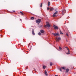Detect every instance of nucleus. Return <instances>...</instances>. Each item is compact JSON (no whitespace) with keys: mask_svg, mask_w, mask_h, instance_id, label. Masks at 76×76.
Listing matches in <instances>:
<instances>
[{"mask_svg":"<svg viewBox=\"0 0 76 76\" xmlns=\"http://www.w3.org/2000/svg\"><path fill=\"white\" fill-rule=\"evenodd\" d=\"M54 76H58V75H55Z\"/></svg>","mask_w":76,"mask_h":76,"instance_id":"31","label":"nucleus"},{"mask_svg":"<svg viewBox=\"0 0 76 76\" xmlns=\"http://www.w3.org/2000/svg\"><path fill=\"white\" fill-rule=\"evenodd\" d=\"M31 19H32V20H33V19H34V17H31Z\"/></svg>","mask_w":76,"mask_h":76,"instance_id":"17","label":"nucleus"},{"mask_svg":"<svg viewBox=\"0 0 76 76\" xmlns=\"http://www.w3.org/2000/svg\"><path fill=\"white\" fill-rule=\"evenodd\" d=\"M47 10H50V8L48 7L47 8Z\"/></svg>","mask_w":76,"mask_h":76,"instance_id":"26","label":"nucleus"},{"mask_svg":"<svg viewBox=\"0 0 76 76\" xmlns=\"http://www.w3.org/2000/svg\"><path fill=\"white\" fill-rule=\"evenodd\" d=\"M20 20H22V19H20Z\"/></svg>","mask_w":76,"mask_h":76,"instance_id":"29","label":"nucleus"},{"mask_svg":"<svg viewBox=\"0 0 76 76\" xmlns=\"http://www.w3.org/2000/svg\"><path fill=\"white\" fill-rule=\"evenodd\" d=\"M59 49L60 50H62V48H61L60 46L59 47Z\"/></svg>","mask_w":76,"mask_h":76,"instance_id":"12","label":"nucleus"},{"mask_svg":"<svg viewBox=\"0 0 76 76\" xmlns=\"http://www.w3.org/2000/svg\"><path fill=\"white\" fill-rule=\"evenodd\" d=\"M57 0H56V1H57Z\"/></svg>","mask_w":76,"mask_h":76,"instance_id":"34","label":"nucleus"},{"mask_svg":"<svg viewBox=\"0 0 76 76\" xmlns=\"http://www.w3.org/2000/svg\"><path fill=\"white\" fill-rule=\"evenodd\" d=\"M46 26L47 27L50 28V23L48 22H46Z\"/></svg>","mask_w":76,"mask_h":76,"instance_id":"4","label":"nucleus"},{"mask_svg":"<svg viewBox=\"0 0 76 76\" xmlns=\"http://www.w3.org/2000/svg\"><path fill=\"white\" fill-rule=\"evenodd\" d=\"M53 27L55 29H58V27L56 25H54Z\"/></svg>","mask_w":76,"mask_h":76,"instance_id":"6","label":"nucleus"},{"mask_svg":"<svg viewBox=\"0 0 76 76\" xmlns=\"http://www.w3.org/2000/svg\"><path fill=\"white\" fill-rule=\"evenodd\" d=\"M52 35H54V36H59V34L58 33H57L56 34L54 33H52Z\"/></svg>","mask_w":76,"mask_h":76,"instance_id":"1","label":"nucleus"},{"mask_svg":"<svg viewBox=\"0 0 76 76\" xmlns=\"http://www.w3.org/2000/svg\"><path fill=\"white\" fill-rule=\"evenodd\" d=\"M58 12L57 11H56L54 13V14L56 15L57 14V13Z\"/></svg>","mask_w":76,"mask_h":76,"instance_id":"19","label":"nucleus"},{"mask_svg":"<svg viewBox=\"0 0 76 76\" xmlns=\"http://www.w3.org/2000/svg\"><path fill=\"white\" fill-rule=\"evenodd\" d=\"M53 65V64L52 63V62H50V65L51 66Z\"/></svg>","mask_w":76,"mask_h":76,"instance_id":"22","label":"nucleus"},{"mask_svg":"<svg viewBox=\"0 0 76 76\" xmlns=\"http://www.w3.org/2000/svg\"><path fill=\"white\" fill-rule=\"evenodd\" d=\"M41 19H39L36 21V23H38L39 24L40 22H41Z\"/></svg>","mask_w":76,"mask_h":76,"instance_id":"3","label":"nucleus"},{"mask_svg":"<svg viewBox=\"0 0 76 76\" xmlns=\"http://www.w3.org/2000/svg\"><path fill=\"white\" fill-rule=\"evenodd\" d=\"M20 13L22 14V13H23V12H20Z\"/></svg>","mask_w":76,"mask_h":76,"instance_id":"28","label":"nucleus"},{"mask_svg":"<svg viewBox=\"0 0 76 76\" xmlns=\"http://www.w3.org/2000/svg\"><path fill=\"white\" fill-rule=\"evenodd\" d=\"M60 34H61V35H63V33L62 32H61V31H60Z\"/></svg>","mask_w":76,"mask_h":76,"instance_id":"20","label":"nucleus"},{"mask_svg":"<svg viewBox=\"0 0 76 76\" xmlns=\"http://www.w3.org/2000/svg\"><path fill=\"white\" fill-rule=\"evenodd\" d=\"M56 16V15L55 14H53V17H55V16Z\"/></svg>","mask_w":76,"mask_h":76,"instance_id":"21","label":"nucleus"},{"mask_svg":"<svg viewBox=\"0 0 76 76\" xmlns=\"http://www.w3.org/2000/svg\"><path fill=\"white\" fill-rule=\"evenodd\" d=\"M38 35H41V33L40 32H39L38 33Z\"/></svg>","mask_w":76,"mask_h":76,"instance_id":"18","label":"nucleus"},{"mask_svg":"<svg viewBox=\"0 0 76 76\" xmlns=\"http://www.w3.org/2000/svg\"><path fill=\"white\" fill-rule=\"evenodd\" d=\"M66 34L68 37H69V34H67V33H66Z\"/></svg>","mask_w":76,"mask_h":76,"instance_id":"25","label":"nucleus"},{"mask_svg":"<svg viewBox=\"0 0 76 76\" xmlns=\"http://www.w3.org/2000/svg\"><path fill=\"white\" fill-rule=\"evenodd\" d=\"M13 12H15V11H14Z\"/></svg>","mask_w":76,"mask_h":76,"instance_id":"32","label":"nucleus"},{"mask_svg":"<svg viewBox=\"0 0 76 76\" xmlns=\"http://www.w3.org/2000/svg\"><path fill=\"white\" fill-rule=\"evenodd\" d=\"M22 15H23V13H21Z\"/></svg>","mask_w":76,"mask_h":76,"instance_id":"27","label":"nucleus"},{"mask_svg":"<svg viewBox=\"0 0 76 76\" xmlns=\"http://www.w3.org/2000/svg\"><path fill=\"white\" fill-rule=\"evenodd\" d=\"M25 70H26V69H25Z\"/></svg>","mask_w":76,"mask_h":76,"instance_id":"33","label":"nucleus"},{"mask_svg":"<svg viewBox=\"0 0 76 76\" xmlns=\"http://www.w3.org/2000/svg\"><path fill=\"white\" fill-rule=\"evenodd\" d=\"M41 33H44V31L43 30H42L41 31Z\"/></svg>","mask_w":76,"mask_h":76,"instance_id":"14","label":"nucleus"},{"mask_svg":"<svg viewBox=\"0 0 76 76\" xmlns=\"http://www.w3.org/2000/svg\"><path fill=\"white\" fill-rule=\"evenodd\" d=\"M65 48L67 49L68 50V53H66V54H70V50H69V49L67 47H65Z\"/></svg>","mask_w":76,"mask_h":76,"instance_id":"2","label":"nucleus"},{"mask_svg":"<svg viewBox=\"0 0 76 76\" xmlns=\"http://www.w3.org/2000/svg\"><path fill=\"white\" fill-rule=\"evenodd\" d=\"M59 70L61 72V68H60L59 69Z\"/></svg>","mask_w":76,"mask_h":76,"instance_id":"23","label":"nucleus"},{"mask_svg":"<svg viewBox=\"0 0 76 76\" xmlns=\"http://www.w3.org/2000/svg\"><path fill=\"white\" fill-rule=\"evenodd\" d=\"M54 10V8H53L52 7H50V11H52V10Z\"/></svg>","mask_w":76,"mask_h":76,"instance_id":"11","label":"nucleus"},{"mask_svg":"<svg viewBox=\"0 0 76 76\" xmlns=\"http://www.w3.org/2000/svg\"><path fill=\"white\" fill-rule=\"evenodd\" d=\"M45 76H48V74L46 70H45Z\"/></svg>","mask_w":76,"mask_h":76,"instance_id":"8","label":"nucleus"},{"mask_svg":"<svg viewBox=\"0 0 76 76\" xmlns=\"http://www.w3.org/2000/svg\"><path fill=\"white\" fill-rule=\"evenodd\" d=\"M60 39H61V38L60 37L56 38V42H58V41H59V40H60Z\"/></svg>","mask_w":76,"mask_h":76,"instance_id":"5","label":"nucleus"},{"mask_svg":"<svg viewBox=\"0 0 76 76\" xmlns=\"http://www.w3.org/2000/svg\"><path fill=\"white\" fill-rule=\"evenodd\" d=\"M62 15H64V14L65 13H66V10L65 9H64L62 11Z\"/></svg>","mask_w":76,"mask_h":76,"instance_id":"7","label":"nucleus"},{"mask_svg":"<svg viewBox=\"0 0 76 76\" xmlns=\"http://www.w3.org/2000/svg\"><path fill=\"white\" fill-rule=\"evenodd\" d=\"M45 67H46V66H45L44 65L43 66V68L44 69H45Z\"/></svg>","mask_w":76,"mask_h":76,"instance_id":"13","label":"nucleus"},{"mask_svg":"<svg viewBox=\"0 0 76 76\" xmlns=\"http://www.w3.org/2000/svg\"><path fill=\"white\" fill-rule=\"evenodd\" d=\"M69 69H66V72H69Z\"/></svg>","mask_w":76,"mask_h":76,"instance_id":"16","label":"nucleus"},{"mask_svg":"<svg viewBox=\"0 0 76 76\" xmlns=\"http://www.w3.org/2000/svg\"><path fill=\"white\" fill-rule=\"evenodd\" d=\"M32 34L33 35H35V33L34 31V29H32Z\"/></svg>","mask_w":76,"mask_h":76,"instance_id":"9","label":"nucleus"},{"mask_svg":"<svg viewBox=\"0 0 76 76\" xmlns=\"http://www.w3.org/2000/svg\"><path fill=\"white\" fill-rule=\"evenodd\" d=\"M61 69H64V70H65V69H66V67H61Z\"/></svg>","mask_w":76,"mask_h":76,"instance_id":"10","label":"nucleus"},{"mask_svg":"<svg viewBox=\"0 0 76 76\" xmlns=\"http://www.w3.org/2000/svg\"><path fill=\"white\" fill-rule=\"evenodd\" d=\"M40 7H42V3L41 4V5H40Z\"/></svg>","mask_w":76,"mask_h":76,"instance_id":"24","label":"nucleus"},{"mask_svg":"<svg viewBox=\"0 0 76 76\" xmlns=\"http://www.w3.org/2000/svg\"><path fill=\"white\" fill-rule=\"evenodd\" d=\"M28 69V68H27V67H26V69Z\"/></svg>","mask_w":76,"mask_h":76,"instance_id":"30","label":"nucleus"},{"mask_svg":"<svg viewBox=\"0 0 76 76\" xmlns=\"http://www.w3.org/2000/svg\"><path fill=\"white\" fill-rule=\"evenodd\" d=\"M48 6H50V2L49 1L48 2Z\"/></svg>","mask_w":76,"mask_h":76,"instance_id":"15","label":"nucleus"}]
</instances>
